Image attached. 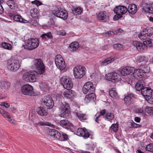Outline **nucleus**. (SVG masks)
<instances>
[{"mask_svg": "<svg viewBox=\"0 0 153 153\" xmlns=\"http://www.w3.org/2000/svg\"><path fill=\"white\" fill-rule=\"evenodd\" d=\"M36 71H35L37 73V75L38 74L41 75L45 74V66H41V67H39L36 69Z\"/></svg>", "mask_w": 153, "mask_h": 153, "instance_id": "ea45409f", "label": "nucleus"}, {"mask_svg": "<svg viewBox=\"0 0 153 153\" xmlns=\"http://www.w3.org/2000/svg\"><path fill=\"white\" fill-rule=\"evenodd\" d=\"M72 11L73 14L77 15L81 13L83 11V9L80 7H74L73 8Z\"/></svg>", "mask_w": 153, "mask_h": 153, "instance_id": "58836bf2", "label": "nucleus"}, {"mask_svg": "<svg viewBox=\"0 0 153 153\" xmlns=\"http://www.w3.org/2000/svg\"><path fill=\"white\" fill-rule=\"evenodd\" d=\"M114 11L115 13L124 14L127 11V8L124 6H119L114 9Z\"/></svg>", "mask_w": 153, "mask_h": 153, "instance_id": "5701e85b", "label": "nucleus"}, {"mask_svg": "<svg viewBox=\"0 0 153 153\" xmlns=\"http://www.w3.org/2000/svg\"><path fill=\"white\" fill-rule=\"evenodd\" d=\"M114 60V58L113 56H110L105 59L101 63L102 66L106 65L108 64L111 63Z\"/></svg>", "mask_w": 153, "mask_h": 153, "instance_id": "72a5a7b5", "label": "nucleus"}, {"mask_svg": "<svg viewBox=\"0 0 153 153\" xmlns=\"http://www.w3.org/2000/svg\"><path fill=\"white\" fill-rule=\"evenodd\" d=\"M41 37L44 41L48 40V39H53V36L51 32L42 34L41 36Z\"/></svg>", "mask_w": 153, "mask_h": 153, "instance_id": "473e14b6", "label": "nucleus"}, {"mask_svg": "<svg viewBox=\"0 0 153 153\" xmlns=\"http://www.w3.org/2000/svg\"><path fill=\"white\" fill-rule=\"evenodd\" d=\"M139 38L141 40H144L149 38L150 37L146 33L144 32V30L138 35Z\"/></svg>", "mask_w": 153, "mask_h": 153, "instance_id": "79ce46f5", "label": "nucleus"}, {"mask_svg": "<svg viewBox=\"0 0 153 153\" xmlns=\"http://www.w3.org/2000/svg\"><path fill=\"white\" fill-rule=\"evenodd\" d=\"M137 59L139 63L143 62L144 64L146 63L148 60V58L144 56H138Z\"/></svg>", "mask_w": 153, "mask_h": 153, "instance_id": "c03bdc74", "label": "nucleus"}, {"mask_svg": "<svg viewBox=\"0 0 153 153\" xmlns=\"http://www.w3.org/2000/svg\"><path fill=\"white\" fill-rule=\"evenodd\" d=\"M141 126L140 125L137 124L134 121H132V122L131 123V126L130 127V128H135L138 127H140Z\"/></svg>", "mask_w": 153, "mask_h": 153, "instance_id": "5fc2aeb1", "label": "nucleus"}, {"mask_svg": "<svg viewBox=\"0 0 153 153\" xmlns=\"http://www.w3.org/2000/svg\"><path fill=\"white\" fill-rule=\"evenodd\" d=\"M34 64L36 69L41 67V66H45L43 61L40 59H36L34 61Z\"/></svg>", "mask_w": 153, "mask_h": 153, "instance_id": "c9c22d12", "label": "nucleus"}, {"mask_svg": "<svg viewBox=\"0 0 153 153\" xmlns=\"http://www.w3.org/2000/svg\"><path fill=\"white\" fill-rule=\"evenodd\" d=\"M100 113L102 115L105 120L108 121H110L114 118V114L111 111H106L104 109L100 111Z\"/></svg>", "mask_w": 153, "mask_h": 153, "instance_id": "2eb2a0df", "label": "nucleus"}, {"mask_svg": "<svg viewBox=\"0 0 153 153\" xmlns=\"http://www.w3.org/2000/svg\"><path fill=\"white\" fill-rule=\"evenodd\" d=\"M100 113V114L97 116L96 117L95 119V121L98 123H100V121H101V120L100 119V117L102 116Z\"/></svg>", "mask_w": 153, "mask_h": 153, "instance_id": "052dcab7", "label": "nucleus"}, {"mask_svg": "<svg viewBox=\"0 0 153 153\" xmlns=\"http://www.w3.org/2000/svg\"><path fill=\"white\" fill-rule=\"evenodd\" d=\"M52 14L57 17L64 20L66 19L68 17V13L66 10L60 7L52 11Z\"/></svg>", "mask_w": 153, "mask_h": 153, "instance_id": "1a4fd4ad", "label": "nucleus"}, {"mask_svg": "<svg viewBox=\"0 0 153 153\" xmlns=\"http://www.w3.org/2000/svg\"><path fill=\"white\" fill-rule=\"evenodd\" d=\"M48 133V136L51 137L56 138L61 141L67 140L69 139L67 134L64 133L61 134L58 131L55 129H49Z\"/></svg>", "mask_w": 153, "mask_h": 153, "instance_id": "f257e3e1", "label": "nucleus"}, {"mask_svg": "<svg viewBox=\"0 0 153 153\" xmlns=\"http://www.w3.org/2000/svg\"><path fill=\"white\" fill-rule=\"evenodd\" d=\"M31 16L33 18L37 17L39 14V11L36 8H32L30 11Z\"/></svg>", "mask_w": 153, "mask_h": 153, "instance_id": "e433bc0d", "label": "nucleus"}, {"mask_svg": "<svg viewBox=\"0 0 153 153\" xmlns=\"http://www.w3.org/2000/svg\"><path fill=\"white\" fill-rule=\"evenodd\" d=\"M19 67L20 65L18 60L12 59L7 62V69L11 71H16L19 69Z\"/></svg>", "mask_w": 153, "mask_h": 153, "instance_id": "9d476101", "label": "nucleus"}, {"mask_svg": "<svg viewBox=\"0 0 153 153\" xmlns=\"http://www.w3.org/2000/svg\"><path fill=\"white\" fill-rule=\"evenodd\" d=\"M48 123L43 122L42 121H40L36 123V125L38 126H44L48 125L47 124Z\"/></svg>", "mask_w": 153, "mask_h": 153, "instance_id": "4d7b16f0", "label": "nucleus"}, {"mask_svg": "<svg viewBox=\"0 0 153 153\" xmlns=\"http://www.w3.org/2000/svg\"><path fill=\"white\" fill-rule=\"evenodd\" d=\"M135 70L134 68L130 66L125 67L121 70L120 73L123 76H125L131 74H133Z\"/></svg>", "mask_w": 153, "mask_h": 153, "instance_id": "6ab92c4d", "label": "nucleus"}, {"mask_svg": "<svg viewBox=\"0 0 153 153\" xmlns=\"http://www.w3.org/2000/svg\"><path fill=\"white\" fill-rule=\"evenodd\" d=\"M39 44V40L37 38H30L26 40L25 45L22 46L24 49L31 51L38 47Z\"/></svg>", "mask_w": 153, "mask_h": 153, "instance_id": "f03ea898", "label": "nucleus"}, {"mask_svg": "<svg viewBox=\"0 0 153 153\" xmlns=\"http://www.w3.org/2000/svg\"><path fill=\"white\" fill-rule=\"evenodd\" d=\"M146 149L149 152H153V143H150L146 145Z\"/></svg>", "mask_w": 153, "mask_h": 153, "instance_id": "09e8293b", "label": "nucleus"}, {"mask_svg": "<svg viewBox=\"0 0 153 153\" xmlns=\"http://www.w3.org/2000/svg\"><path fill=\"white\" fill-rule=\"evenodd\" d=\"M59 108L61 110L59 115L61 117L68 118L71 114L70 107L69 104L66 102H59Z\"/></svg>", "mask_w": 153, "mask_h": 153, "instance_id": "7ed1b4c3", "label": "nucleus"}, {"mask_svg": "<svg viewBox=\"0 0 153 153\" xmlns=\"http://www.w3.org/2000/svg\"><path fill=\"white\" fill-rule=\"evenodd\" d=\"M150 71V68L149 66L146 65H141L140 69H138L134 71L133 74V76L135 78L137 77H141L143 74L148 73Z\"/></svg>", "mask_w": 153, "mask_h": 153, "instance_id": "423d86ee", "label": "nucleus"}, {"mask_svg": "<svg viewBox=\"0 0 153 153\" xmlns=\"http://www.w3.org/2000/svg\"><path fill=\"white\" fill-rule=\"evenodd\" d=\"M144 44H145L146 45H147L148 46L151 47V45H150L152 43L151 40L150 39L147 40L143 42Z\"/></svg>", "mask_w": 153, "mask_h": 153, "instance_id": "e2e57ef3", "label": "nucleus"}, {"mask_svg": "<svg viewBox=\"0 0 153 153\" xmlns=\"http://www.w3.org/2000/svg\"><path fill=\"white\" fill-rule=\"evenodd\" d=\"M98 19L100 22H106L109 20V16L105 11H101L97 16Z\"/></svg>", "mask_w": 153, "mask_h": 153, "instance_id": "aec40b11", "label": "nucleus"}, {"mask_svg": "<svg viewBox=\"0 0 153 153\" xmlns=\"http://www.w3.org/2000/svg\"><path fill=\"white\" fill-rule=\"evenodd\" d=\"M142 10L145 12L153 13V3H145L143 5Z\"/></svg>", "mask_w": 153, "mask_h": 153, "instance_id": "412c9836", "label": "nucleus"}, {"mask_svg": "<svg viewBox=\"0 0 153 153\" xmlns=\"http://www.w3.org/2000/svg\"><path fill=\"white\" fill-rule=\"evenodd\" d=\"M40 87L44 91L47 89L48 86L47 84L45 83H43L40 85Z\"/></svg>", "mask_w": 153, "mask_h": 153, "instance_id": "bf43d9fd", "label": "nucleus"}, {"mask_svg": "<svg viewBox=\"0 0 153 153\" xmlns=\"http://www.w3.org/2000/svg\"><path fill=\"white\" fill-rule=\"evenodd\" d=\"M133 45L136 47L137 51L141 53L143 52L147 48V45L145 44L138 41H134Z\"/></svg>", "mask_w": 153, "mask_h": 153, "instance_id": "f3484780", "label": "nucleus"}, {"mask_svg": "<svg viewBox=\"0 0 153 153\" xmlns=\"http://www.w3.org/2000/svg\"><path fill=\"white\" fill-rule=\"evenodd\" d=\"M94 92H91L90 93H88L87 95H89V98H91V100H92L93 101H94L96 100V96L95 94L94 93Z\"/></svg>", "mask_w": 153, "mask_h": 153, "instance_id": "3c124183", "label": "nucleus"}, {"mask_svg": "<svg viewBox=\"0 0 153 153\" xmlns=\"http://www.w3.org/2000/svg\"><path fill=\"white\" fill-rule=\"evenodd\" d=\"M60 123L61 125L63 127L68 129L73 132H74L76 129L75 126H74L67 120H61L60 121Z\"/></svg>", "mask_w": 153, "mask_h": 153, "instance_id": "4468645a", "label": "nucleus"}, {"mask_svg": "<svg viewBox=\"0 0 153 153\" xmlns=\"http://www.w3.org/2000/svg\"><path fill=\"white\" fill-rule=\"evenodd\" d=\"M95 87L94 86L93 83L91 82H86L82 88L83 93L85 94L91 92H94Z\"/></svg>", "mask_w": 153, "mask_h": 153, "instance_id": "9b49d317", "label": "nucleus"}, {"mask_svg": "<svg viewBox=\"0 0 153 153\" xmlns=\"http://www.w3.org/2000/svg\"><path fill=\"white\" fill-rule=\"evenodd\" d=\"M109 94L110 96L112 97H115L117 95L116 91L113 90H110L109 91Z\"/></svg>", "mask_w": 153, "mask_h": 153, "instance_id": "603ef678", "label": "nucleus"}, {"mask_svg": "<svg viewBox=\"0 0 153 153\" xmlns=\"http://www.w3.org/2000/svg\"><path fill=\"white\" fill-rule=\"evenodd\" d=\"M143 81L139 80L136 83L135 85V88L136 90L137 91H141V93L143 89H144L145 88L143 85Z\"/></svg>", "mask_w": 153, "mask_h": 153, "instance_id": "7c9ffc66", "label": "nucleus"}, {"mask_svg": "<svg viewBox=\"0 0 153 153\" xmlns=\"http://www.w3.org/2000/svg\"><path fill=\"white\" fill-rule=\"evenodd\" d=\"M1 105L4 106L6 108L10 106L9 103L6 102L2 103Z\"/></svg>", "mask_w": 153, "mask_h": 153, "instance_id": "774afa93", "label": "nucleus"}, {"mask_svg": "<svg viewBox=\"0 0 153 153\" xmlns=\"http://www.w3.org/2000/svg\"><path fill=\"white\" fill-rule=\"evenodd\" d=\"M84 101L85 102H86L87 103L89 102L90 101H91V98H89V95H87V94L85 98Z\"/></svg>", "mask_w": 153, "mask_h": 153, "instance_id": "0e129e2a", "label": "nucleus"}, {"mask_svg": "<svg viewBox=\"0 0 153 153\" xmlns=\"http://www.w3.org/2000/svg\"><path fill=\"white\" fill-rule=\"evenodd\" d=\"M21 91L24 94L29 96H36L39 94L38 91H34L33 87L28 84L24 85L21 88Z\"/></svg>", "mask_w": 153, "mask_h": 153, "instance_id": "20e7f679", "label": "nucleus"}, {"mask_svg": "<svg viewBox=\"0 0 153 153\" xmlns=\"http://www.w3.org/2000/svg\"><path fill=\"white\" fill-rule=\"evenodd\" d=\"M144 32L146 33L150 37L153 34V28L152 27H148L144 28Z\"/></svg>", "mask_w": 153, "mask_h": 153, "instance_id": "49530a36", "label": "nucleus"}, {"mask_svg": "<svg viewBox=\"0 0 153 153\" xmlns=\"http://www.w3.org/2000/svg\"><path fill=\"white\" fill-rule=\"evenodd\" d=\"M31 3L32 4H35L37 7L42 4V3L38 0H35L34 1H31Z\"/></svg>", "mask_w": 153, "mask_h": 153, "instance_id": "6e6d98bb", "label": "nucleus"}, {"mask_svg": "<svg viewBox=\"0 0 153 153\" xmlns=\"http://www.w3.org/2000/svg\"><path fill=\"white\" fill-rule=\"evenodd\" d=\"M135 112L137 113H143L144 112L143 109V108H137L135 110Z\"/></svg>", "mask_w": 153, "mask_h": 153, "instance_id": "680f3d73", "label": "nucleus"}, {"mask_svg": "<svg viewBox=\"0 0 153 153\" xmlns=\"http://www.w3.org/2000/svg\"><path fill=\"white\" fill-rule=\"evenodd\" d=\"M117 15H115L113 19L114 21H116L119 19L123 17L122 15L119 13H116Z\"/></svg>", "mask_w": 153, "mask_h": 153, "instance_id": "864d4df0", "label": "nucleus"}, {"mask_svg": "<svg viewBox=\"0 0 153 153\" xmlns=\"http://www.w3.org/2000/svg\"><path fill=\"white\" fill-rule=\"evenodd\" d=\"M42 103L48 109L53 108L54 105V102L51 97L49 96H45L42 99Z\"/></svg>", "mask_w": 153, "mask_h": 153, "instance_id": "ddd939ff", "label": "nucleus"}, {"mask_svg": "<svg viewBox=\"0 0 153 153\" xmlns=\"http://www.w3.org/2000/svg\"><path fill=\"white\" fill-rule=\"evenodd\" d=\"M134 99V95L133 94H129L125 96L124 100L126 105H128L133 102Z\"/></svg>", "mask_w": 153, "mask_h": 153, "instance_id": "b1692460", "label": "nucleus"}, {"mask_svg": "<svg viewBox=\"0 0 153 153\" xmlns=\"http://www.w3.org/2000/svg\"><path fill=\"white\" fill-rule=\"evenodd\" d=\"M118 130V124L116 123L113 124L109 128V130L111 132L112 131L117 132Z\"/></svg>", "mask_w": 153, "mask_h": 153, "instance_id": "a18cd8bd", "label": "nucleus"}, {"mask_svg": "<svg viewBox=\"0 0 153 153\" xmlns=\"http://www.w3.org/2000/svg\"><path fill=\"white\" fill-rule=\"evenodd\" d=\"M7 4L11 9L14 10L16 7V4L14 0H9L7 1Z\"/></svg>", "mask_w": 153, "mask_h": 153, "instance_id": "a19ab883", "label": "nucleus"}, {"mask_svg": "<svg viewBox=\"0 0 153 153\" xmlns=\"http://www.w3.org/2000/svg\"><path fill=\"white\" fill-rule=\"evenodd\" d=\"M13 19L14 21L20 23H29L27 20L24 19L21 16L19 15H14L13 17Z\"/></svg>", "mask_w": 153, "mask_h": 153, "instance_id": "cd10ccee", "label": "nucleus"}, {"mask_svg": "<svg viewBox=\"0 0 153 153\" xmlns=\"http://www.w3.org/2000/svg\"><path fill=\"white\" fill-rule=\"evenodd\" d=\"M55 62L57 67L60 70H63L65 67V62L62 56L60 54L56 56Z\"/></svg>", "mask_w": 153, "mask_h": 153, "instance_id": "f8f14e48", "label": "nucleus"}, {"mask_svg": "<svg viewBox=\"0 0 153 153\" xmlns=\"http://www.w3.org/2000/svg\"><path fill=\"white\" fill-rule=\"evenodd\" d=\"M86 69L83 66H76L73 69L74 74L76 79H81L86 73Z\"/></svg>", "mask_w": 153, "mask_h": 153, "instance_id": "39448f33", "label": "nucleus"}, {"mask_svg": "<svg viewBox=\"0 0 153 153\" xmlns=\"http://www.w3.org/2000/svg\"><path fill=\"white\" fill-rule=\"evenodd\" d=\"M76 134L79 136L82 137L85 139L88 138L91 135L85 128H78L77 130Z\"/></svg>", "mask_w": 153, "mask_h": 153, "instance_id": "dca6fc26", "label": "nucleus"}, {"mask_svg": "<svg viewBox=\"0 0 153 153\" xmlns=\"http://www.w3.org/2000/svg\"><path fill=\"white\" fill-rule=\"evenodd\" d=\"M79 47V43L76 42H74L70 44L68 47V48L71 51L73 52L77 50Z\"/></svg>", "mask_w": 153, "mask_h": 153, "instance_id": "c85d7f7f", "label": "nucleus"}, {"mask_svg": "<svg viewBox=\"0 0 153 153\" xmlns=\"http://www.w3.org/2000/svg\"><path fill=\"white\" fill-rule=\"evenodd\" d=\"M145 111L148 114L150 115L153 114V108L152 107H146L145 108Z\"/></svg>", "mask_w": 153, "mask_h": 153, "instance_id": "8fccbe9b", "label": "nucleus"}, {"mask_svg": "<svg viewBox=\"0 0 153 153\" xmlns=\"http://www.w3.org/2000/svg\"><path fill=\"white\" fill-rule=\"evenodd\" d=\"M153 94V90L151 88L146 87L144 89H143L142 91V94L145 97H149V96H152Z\"/></svg>", "mask_w": 153, "mask_h": 153, "instance_id": "bb28decb", "label": "nucleus"}, {"mask_svg": "<svg viewBox=\"0 0 153 153\" xmlns=\"http://www.w3.org/2000/svg\"><path fill=\"white\" fill-rule=\"evenodd\" d=\"M113 48L117 50H121L123 49V45L119 43L114 44L113 45Z\"/></svg>", "mask_w": 153, "mask_h": 153, "instance_id": "de8ad7c7", "label": "nucleus"}, {"mask_svg": "<svg viewBox=\"0 0 153 153\" xmlns=\"http://www.w3.org/2000/svg\"><path fill=\"white\" fill-rule=\"evenodd\" d=\"M60 83L63 87L67 90L71 89L73 86L71 79L66 76H63L61 78Z\"/></svg>", "mask_w": 153, "mask_h": 153, "instance_id": "0eeeda50", "label": "nucleus"}, {"mask_svg": "<svg viewBox=\"0 0 153 153\" xmlns=\"http://www.w3.org/2000/svg\"><path fill=\"white\" fill-rule=\"evenodd\" d=\"M0 112L4 117L7 118L9 122L12 123H13V120L11 119L10 115L8 112L5 111L2 108H0Z\"/></svg>", "mask_w": 153, "mask_h": 153, "instance_id": "2f4dec72", "label": "nucleus"}, {"mask_svg": "<svg viewBox=\"0 0 153 153\" xmlns=\"http://www.w3.org/2000/svg\"><path fill=\"white\" fill-rule=\"evenodd\" d=\"M37 76V73L35 71H32L26 72L24 74L22 77L26 82H33L36 81Z\"/></svg>", "mask_w": 153, "mask_h": 153, "instance_id": "6e6552de", "label": "nucleus"}, {"mask_svg": "<svg viewBox=\"0 0 153 153\" xmlns=\"http://www.w3.org/2000/svg\"><path fill=\"white\" fill-rule=\"evenodd\" d=\"M93 144H88L86 146V149L89 151H93L94 150Z\"/></svg>", "mask_w": 153, "mask_h": 153, "instance_id": "13d9d810", "label": "nucleus"}, {"mask_svg": "<svg viewBox=\"0 0 153 153\" xmlns=\"http://www.w3.org/2000/svg\"><path fill=\"white\" fill-rule=\"evenodd\" d=\"M79 120L82 122H84L88 119L87 115L86 114H82L81 111L75 112Z\"/></svg>", "mask_w": 153, "mask_h": 153, "instance_id": "c756f323", "label": "nucleus"}, {"mask_svg": "<svg viewBox=\"0 0 153 153\" xmlns=\"http://www.w3.org/2000/svg\"><path fill=\"white\" fill-rule=\"evenodd\" d=\"M36 110V113L39 115L42 116H46L48 113L46 109L42 106L37 107Z\"/></svg>", "mask_w": 153, "mask_h": 153, "instance_id": "393cba45", "label": "nucleus"}, {"mask_svg": "<svg viewBox=\"0 0 153 153\" xmlns=\"http://www.w3.org/2000/svg\"><path fill=\"white\" fill-rule=\"evenodd\" d=\"M48 25H55V22L53 19H50L49 21L48 22Z\"/></svg>", "mask_w": 153, "mask_h": 153, "instance_id": "69168bd1", "label": "nucleus"}, {"mask_svg": "<svg viewBox=\"0 0 153 153\" xmlns=\"http://www.w3.org/2000/svg\"><path fill=\"white\" fill-rule=\"evenodd\" d=\"M127 10L130 14L134 15L137 11V5L133 4H130L129 5Z\"/></svg>", "mask_w": 153, "mask_h": 153, "instance_id": "a878e982", "label": "nucleus"}, {"mask_svg": "<svg viewBox=\"0 0 153 153\" xmlns=\"http://www.w3.org/2000/svg\"><path fill=\"white\" fill-rule=\"evenodd\" d=\"M118 77V74L116 72H113L108 74L107 76V79L110 81L115 82L117 81Z\"/></svg>", "mask_w": 153, "mask_h": 153, "instance_id": "4be33fe9", "label": "nucleus"}, {"mask_svg": "<svg viewBox=\"0 0 153 153\" xmlns=\"http://www.w3.org/2000/svg\"><path fill=\"white\" fill-rule=\"evenodd\" d=\"M63 94L65 99L69 100L70 101L73 100L76 95L75 92L70 89L64 91Z\"/></svg>", "mask_w": 153, "mask_h": 153, "instance_id": "a211bd4d", "label": "nucleus"}, {"mask_svg": "<svg viewBox=\"0 0 153 153\" xmlns=\"http://www.w3.org/2000/svg\"><path fill=\"white\" fill-rule=\"evenodd\" d=\"M10 86V83L7 81H1L0 82V87L1 89L6 90Z\"/></svg>", "mask_w": 153, "mask_h": 153, "instance_id": "4c0bfd02", "label": "nucleus"}, {"mask_svg": "<svg viewBox=\"0 0 153 153\" xmlns=\"http://www.w3.org/2000/svg\"><path fill=\"white\" fill-rule=\"evenodd\" d=\"M1 46L4 49L9 50H11L12 49L11 45L8 43L5 42H2L1 44Z\"/></svg>", "mask_w": 153, "mask_h": 153, "instance_id": "37998d69", "label": "nucleus"}, {"mask_svg": "<svg viewBox=\"0 0 153 153\" xmlns=\"http://www.w3.org/2000/svg\"><path fill=\"white\" fill-rule=\"evenodd\" d=\"M34 64L36 69L41 67V66H45L43 61L40 59H36L34 61Z\"/></svg>", "mask_w": 153, "mask_h": 153, "instance_id": "f704fd0d", "label": "nucleus"}, {"mask_svg": "<svg viewBox=\"0 0 153 153\" xmlns=\"http://www.w3.org/2000/svg\"><path fill=\"white\" fill-rule=\"evenodd\" d=\"M59 34L61 36H64L66 35V33L65 30H61L59 32Z\"/></svg>", "mask_w": 153, "mask_h": 153, "instance_id": "338daca9", "label": "nucleus"}]
</instances>
